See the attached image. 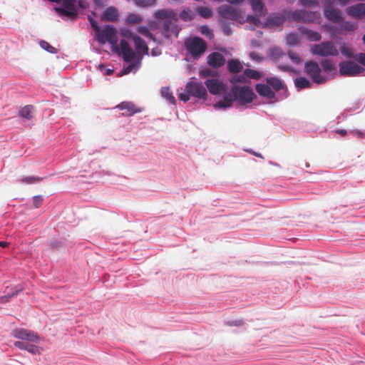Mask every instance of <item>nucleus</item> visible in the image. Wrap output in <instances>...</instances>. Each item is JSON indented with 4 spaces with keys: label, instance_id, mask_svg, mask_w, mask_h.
Instances as JSON below:
<instances>
[{
    "label": "nucleus",
    "instance_id": "nucleus-62",
    "mask_svg": "<svg viewBox=\"0 0 365 365\" xmlns=\"http://www.w3.org/2000/svg\"><path fill=\"white\" fill-rule=\"evenodd\" d=\"M76 6L77 7V10L79 9L82 11L86 10L89 6L88 3L86 0H76Z\"/></svg>",
    "mask_w": 365,
    "mask_h": 365
},
{
    "label": "nucleus",
    "instance_id": "nucleus-54",
    "mask_svg": "<svg viewBox=\"0 0 365 365\" xmlns=\"http://www.w3.org/2000/svg\"><path fill=\"white\" fill-rule=\"evenodd\" d=\"M43 178L38 176H26L22 179V182L26 184H36L41 182Z\"/></svg>",
    "mask_w": 365,
    "mask_h": 365
},
{
    "label": "nucleus",
    "instance_id": "nucleus-55",
    "mask_svg": "<svg viewBox=\"0 0 365 365\" xmlns=\"http://www.w3.org/2000/svg\"><path fill=\"white\" fill-rule=\"evenodd\" d=\"M178 97L180 101L187 103L190 101L191 96L190 93L187 91V88L185 87L182 92H179V91H178Z\"/></svg>",
    "mask_w": 365,
    "mask_h": 365
},
{
    "label": "nucleus",
    "instance_id": "nucleus-24",
    "mask_svg": "<svg viewBox=\"0 0 365 365\" xmlns=\"http://www.w3.org/2000/svg\"><path fill=\"white\" fill-rule=\"evenodd\" d=\"M116 108L123 110H126L128 116H132L135 113H140L143 108L140 107H135V104L130 101H122L116 106Z\"/></svg>",
    "mask_w": 365,
    "mask_h": 365
},
{
    "label": "nucleus",
    "instance_id": "nucleus-38",
    "mask_svg": "<svg viewBox=\"0 0 365 365\" xmlns=\"http://www.w3.org/2000/svg\"><path fill=\"white\" fill-rule=\"evenodd\" d=\"M156 0H133L135 6L142 9H149L156 5Z\"/></svg>",
    "mask_w": 365,
    "mask_h": 365
},
{
    "label": "nucleus",
    "instance_id": "nucleus-46",
    "mask_svg": "<svg viewBox=\"0 0 365 365\" xmlns=\"http://www.w3.org/2000/svg\"><path fill=\"white\" fill-rule=\"evenodd\" d=\"M38 44L43 50L47 51L48 53L53 54L58 53V49L53 47L52 45H51L48 42H47L45 40H40L38 41Z\"/></svg>",
    "mask_w": 365,
    "mask_h": 365
},
{
    "label": "nucleus",
    "instance_id": "nucleus-36",
    "mask_svg": "<svg viewBox=\"0 0 365 365\" xmlns=\"http://www.w3.org/2000/svg\"><path fill=\"white\" fill-rule=\"evenodd\" d=\"M361 105H362L361 101L359 100V101H355L351 108H346L340 115H339L337 117L338 123H339L340 120H344V119H346L347 118V116H348V115L346 114L347 112H354V111L359 109L360 107L361 106Z\"/></svg>",
    "mask_w": 365,
    "mask_h": 365
},
{
    "label": "nucleus",
    "instance_id": "nucleus-57",
    "mask_svg": "<svg viewBox=\"0 0 365 365\" xmlns=\"http://www.w3.org/2000/svg\"><path fill=\"white\" fill-rule=\"evenodd\" d=\"M249 57L251 60L257 63H260L264 60V58L261 54L255 51H250L249 53Z\"/></svg>",
    "mask_w": 365,
    "mask_h": 365
},
{
    "label": "nucleus",
    "instance_id": "nucleus-15",
    "mask_svg": "<svg viewBox=\"0 0 365 365\" xmlns=\"http://www.w3.org/2000/svg\"><path fill=\"white\" fill-rule=\"evenodd\" d=\"M283 24V20L280 13H269L264 19L262 28H275Z\"/></svg>",
    "mask_w": 365,
    "mask_h": 365
},
{
    "label": "nucleus",
    "instance_id": "nucleus-22",
    "mask_svg": "<svg viewBox=\"0 0 365 365\" xmlns=\"http://www.w3.org/2000/svg\"><path fill=\"white\" fill-rule=\"evenodd\" d=\"M297 29L301 36L305 37L309 41H318L321 39V34L317 31L312 30L304 26H299Z\"/></svg>",
    "mask_w": 365,
    "mask_h": 365
},
{
    "label": "nucleus",
    "instance_id": "nucleus-39",
    "mask_svg": "<svg viewBox=\"0 0 365 365\" xmlns=\"http://www.w3.org/2000/svg\"><path fill=\"white\" fill-rule=\"evenodd\" d=\"M357 28V24L354 21H344L337 28L339 31H353L356 30Z\"/></svg>",
    "mask_w": 365,
    "mask_h": 365
},
{
    "label": "nucleus",
    "instance_id": "nucleus-13",
    "mask_svg": "<svg viewBox=\"0 0 365 365\" xmlns=\"http://www.w3.org/2000/svg\"><path fill=\"white\" fill-rule=\"evenodd\" d=\"M217 13L221 19H227L230 20H238L242 14L241 11L236 7L229 5H222L217 9Z\"/></svg>",
    "mask_w": 365,
    "mask_h": 365
},
{
    "label": "nucleus",
    "instance_id": "nucleus-1",
    "mask_svg": "<svg viewBox=\"0 0 365 365\" xmlns=\"http://www.w3.org/2000/svg\"><path fill=\"white\" fill-rule=\"evenodd\" d=\"M96 16L95 11H91V15L88 16V21L91 26L95 29L94 39L100 44L104 45L106 42L114 44L118 41L117 29L112 24L99 25L94 18Z\"/></svg>",
    "mask_w": 365,
    "mask_h": 365
},
{
    "label": "nucleus",
    "instance_id": "nucleus-47",
    "mask_svg": "<svg viewBox=\"0 0 365 365\" xmlns=\"http://www.w3.org/2000/svg\"><path fill=\"white\" fill-rule=\"evenodd\" d=\"M200 32L209 40L214 38L213 30L207 24H203L200 26Z\"/></svg>",
    "mask_w": 365,
    "mask_h": 365
},
{
    "label": "nucleus",
    "instance_id": "nucleus-33",
    "mask_svg": "<svg viewBox=\"0 0 365 365\" xmlns=\"http://www.w3.org/2000/svg\"><path fill=\"white\" fill-rule=\"evenodd\" d=\"M161 96L165 98L169 104L176 105V99L173 96V92L170 91L169 86H164L160 88Z\"/></svg>",
    "mask_w": 365,
    "mask_h": 365
},
{
    "label": "nucleus",
    "instance_id": "nucleus-14",
    "mask_svg": "<svg viewBox=\"0 0 365 365\" xmlns=\"http://www.w3.org/2000/svg\"><path fill=\"white\" fill-rule=\"evenodd\" d=\"M323 6V16L327 20L338 22L342 19V13L339 9L333 7L332 4Z\"/></svg>",
    "mask_w": 365,
    "mask_h": 365
},
{
    "label": "nucleus",
    "instance_id": "nucleus-17",
    "mask_svg": "<svg viewBox=\"0 0 365 365\" xmlns=\"http://www.w3.org/2000/svg\"><path fill=\"white\" fill-rule=\"evenodd\" d=\"M6 289H10L9 292L3 296H0V302L6 304L10 302V299L13 297H16L21 292L24 291V287L22 284H17L14 286H7Z\"/></svg>",
    "mask_w": 365,
    "mask_h": 365
},
{
    "label": "nucleus",
    "instance_id": "nucleus-12",
    "mask_svg": "<svg viewBox=\"0 0 365 365\" xmlns=\"http://www.w3.org/2000/svg\"><path fill=\"white\" fill-rule=\"evenodd\" d=\"M185 87L191 97L202 101L206 100L207 96V90L201 82L190 81L186 83Z\"/></svg>",
    "mask_w": 365,
    "mask_h": 365
},
{
    "label": "nucleus",
    "instance_id": "nucleus-56",
    "mask_svg": "<svg viewBox=\"0 0 365 365\" xmlns=\"http://www.w3.org/2000/svg\"><path fill=\"white\" fill-rule=\"evenodd\" d=\"M288 58L290 59L292 62H293L295 64H299L302 62V59L299 54L292 51H289L287 52Z\"/></svg>",
    "mask_w": 365,
    "mask_h": 365
},
{
    "label": "nucleus",
    "instance_id": "nucleus-51",
    "mask_svg": "<svg viewBox=\"0 0 365 365\" xmlns=\"http://www.w3.org/2000/svg\"><path fill=\"white\" fill-rule=\"evenodd\" d=\"M98 69L104 75V76H110L114 72L113 66H111V68L107 67L104 63H100L98 66Z\"/></svg>",
    "mask_w": 365,
    "mask_h": 365
},
{
    "label": "nucleus",
    "instance_id": "nucleus-32",
    "mask_svg": "<svg viewBox=\"0 0 365 365\" xmlns=\"http://www.w3.org/2000/svg\"><path fill=\"white\" fill-rule=\"evenodd\" d=\"M294 86L297 91L311 87L310 81L305 76H297L294 80Z\"/></svg>",
    "mask_w": 365,
    "mask_h": 365
},
{
    "label": "nucleus",
    "instance_id": "nucleus-40",
    "mask_svg": "<svg viewBox=\"0 0 365 365\" xmlns=\"http://www.w3.org/2000/svg\"><path fill=\"white\" fill-rule=\"evenodd\" d=\"M195 13L205 19H209L212 16V10L210 8L203 6H198L195 9Z\"/></svg>",
    "mask_w": 365,
    "mask_h": 365
},
{
    "label": "nucleus",
    "instance_id": "nucleus-45",
    "mask_svg": "<svg viewBox=\"0 0 365 365\" xmlns=\"http://www.w3.org/2000/svg\"><path fill=\"white\" fill-rule=\"evenodd\" d=\"M260 17L262 16L254 13L252 14H247L246 16L245 21L254 26H262L263 22L261 21Z\"/></svg>",
    "mask_w": 365,
    "mask_h": 365
},
{
    "label": "nucleus",
    "instance_id": "nucleus-11",
    "mask_svg": "<svg viewBox=\"0 0 365 365\" xmlns=\"http://www.w3.org/2000/svg\"><path fill=\"white\" fill-rule=\"evenodd\" d=\"M58 5L53 8L58 16L63 14L76 16L78 14L76 0H58Z\"/></svg>",
    "mask_w": 365,
    "mask_h": 365
},
{
    "label": "nucleus",
    "instance_id": "nucleus-37",
    "mask_svg": "<svg viewBox=\"0 0 365 365\" xmlns=\"http://www.w3.org/2000/svg\"><path fill=\"white\" fill-rule=\"evenodd\" d=\"M281 14V16L283 20V23L285 21H287L289 22L292 21H297V10L295 11H291V10H283Z\"/></svg>",
    "mask_w": 365,
    "mask_h": 365
},
{
    "label": "nucleus",
    "instance_id": "nucleus-41",
    "mask_svg": "<svg viewBox=\"0 0 365 365\" xmlns=\"http://www.w3.org/2000/svg\"><path fill=\"white\" fill-rule=\"evenodd\" d=\"M268 55L272 60H277L282 57L284 53L282 49L278 46H273L268 50Z\"/></svg>",
    "mask_w": 365,
    "mask_h": 365
},
{
    "label": "nucleus",
    "instance_id": "nucleus-25",
    "mask_svg": "<svg viewBox=\"0 0 365 365\" xmlns=\"http://www.w3.org/2000/svg\"><path fill=\"white\" fill-rule=\"evenodd\" d=\"M135 38L133 41L135 46L136 53L139 56L141 54H148V47L145 41L138 34H135Z\"/></svg>",
    "mask_w": 365,
    "mask_h": 365
},
{
    "label": "nucleus",
    "instance_id": "nucleus-31",
    "mask_svg": "<svg viewBox=\"0 0 365 365\" xmlns=\"http://www.w3.org/2000/svg\"><path fill=\"white\" fill-rule=\"evenodd\" d=\"M226 67L229 72L239 73L243 70V64L238 58L228 61Z\"/></svg>",
    "mask_w": 365,
    "mask_h": 365
},
{
    "label": "nucleus",
    "instance_id": "nucleus-20",
    "mask_svg": "<svg viewBox=\"0 0 365 365\" xmlns=\"http://www.w3.org/2000/svg\"><path fill=\"white\" fill-rule=\"evenodd\" d=\"M322 71H324L327 74L325 75L328 80L332 79L336 74L337 68L334 62L331 60L324 59L320 62Z\"/></svg>",
    "mask_w": 365,
    "mask_h": 365
},
{
    "label": "nucleus",
    "instance_id": "nucleus-28",
    "mask_svg": "<svg viewBox=\"0 0 365 365\" xmlns=\"http://www.w3.org/2000/svg\"><path fill=\"white\" fill-rule=\"evenodd\" d=\"M119 16L118 10L115 6L106 8L101 14V19L108 21H115Z\"/></svg>",
    "mask_w": 365,
    "mask_h": 365
},
{
    "label": "nucleus",
    "instance_id": "nucleus-60",
    "mask_svg": "<svg viewBox=\"0 0 365 365\" xmlns=\"http://www.w3.org/2000/svg\"><path fill=\"white\" fill-rule=\"evenodd\" d=\"M354 60L364 68L365 67V53H356L354 56Z\"/></svg>",
    "mask_w": 365,
    "mask_h": 365
},
{
    "label": "nucleus",
    "instance_id": "nucleus-21",
    "mask_svg": "<svg viewBox=\"0 0 365 365\" xmlns=\"http://www.w3.org/2000/svg\"><path fill=\"white\" fill-rule=\"evenodd\" d=\"M14 346L21 350H25L32 355L41 354L40 347L37 345L31 344V342L16 341L14 342Z\"/></svg>",
    "mask_w": 365,
    "mask_h": 365
},
{
    "label": "nucleus",
    "instance_id": "nucleus-34",
    "mask_svg": "<svg viewBox=\"0 0 365 365\" xmlns=\"http://www.w3.org/2000/svg\"><path fill=\"white\" fill-rule=\"evenodd\" d=\"M34 107L32 105H26L21 108L19 110V116L21 118L30 120L33 118L32 111Z\"/></svg>",
    "mask_w": 365,
    "mask_h": 365
},
{
    "label": "nucleus",
    "instance_id": "nucleus-3",
    "mask_svg": "<svg viewBox=\"0 0 365 365\" xmlns=\"http://www.w3.org/2000/svg\"><path fill=\"white\" fill-rule=\"evenodd\" d=\"M187 61H197L200 59L206 51L207 44L206 41L198 36L187 38L185 41Z\"/></svg>",
    "mask_w": 365,
    "mask_h": 365
},
{
    "label": "nucleus",
    "instance_id": "nucleus-61",
    "mask_svg": "<svg viewBox=\"0 0 365 365\" xmlns=\"http://www.w3.org/2000/svg\"><path fill=\"white\" fill-rule=\"evenodd\" d=\"M136 30L140 34L147 37L148 34H150V31L149 28L145 25H139L137 26Z\"/></svg>",
    "mask_w": 365,
    "mask_h": 365
},
{
    "label": "nucleus",
    "instance_id": "nucleus-4",
    "mask_svg": "<svg viewBox=\"0 0 365 365\" xmlns=\"http://www.w3.org/2000/svg\"><path fill=\"white\" fill-rule=\"evenodd\" d=\"M255 91L259 96L267 99L269 103H274L282 101L287 98L289 95L288 89H286L284 92L278 93L271 91L267 82L256 83Z\"/></svg>",
    "mask_w": 365,
    "mask_h": 365
},
{
    "label": "nucleus",
    "instance_id": "nucleus-64",
    "mask_svg": "<svg viewBox=\"0 0 365 365\" xmlns=\"http://www.w3.org/2000/svg\"><path fill=\"white\" fill-rule=\"evenodd\" d=\"M133 61L132 62V65L135 70H138L141 66L142 56L138 55V56H133Z\"/></svg>",
    "mask_w": 365,
    "mask_h": 365
},
{
    "label": "nucleus",
    "instance_id": "nucleus-9",
    "mask_svg": "<svg viewBox=\"0 0 365 365\" xmlns=\"http://www.w3.org/2000/svg\"><path fill=\"white\" fill-rule=\"evenodd\" d=\"M312 53L321 57H336L339 55V50L332 43L326 41L314 46L312 48Z\"/></svg>",
    "mask_w": 365,
    "mask_h": 365
},
{
    "label": "nucleus",
    "instance_id": "nucleus-52",
    "mask_svg": "<svg viewBox=\"0 0 365 365\" xmlns=\"http://www.w3.org/2000/svg\"><path fill=\"white\" fill-rule=\"evenodd\" d=\"M167 9H158L154 13V17L155 19L158 21H160L161 20L165 21L167 19Z\"/></svg>",
    "mask_w": 365,
    "mask_h": 365
},
{
    "label": "nucleus",
    "instance_id": "nucleus-49",
    "mask_svg": "<svg viewBox=\"0 0 365 365\" xmlns=\"http://www.w3.org/2000/svg\"><path fill=\"white\" fill-rule=\"evenodd\" d=\"M244 73L245 74L246 78H247L248 82L251 79H257V78H258V77L259 76V71H257L256 70H254V69H251V68H246L244 71Z\"/></svg>",
    "mask_w": 365,
    "mask_h": 365
},
{
    "label": "nucleus",
    "instance_id": "nucleus-63",
    "mask_svg": "<svg viewBox=\"0 0 365 365\" xmlns=\"http://www.w3.org/2000/svg\"><path fill=\"white\" fill-rule=\"evenodd\" d=\"M167 19L165 20H170L176 21L179 18L177 14L171 9H167Z\"/></svg>",
    "mask_w": 365,
    "mask_h": 365
},
{
    "label": "nucleus",
    "instance_id": "nucleus-53",
    "mask_svg": "<svg viewBox=\"0 0 365 365\" xmlns=\"http://www.w3.org/2000/svg\"><path fill=\"white\" fill-rule=\"evenodd\" d=\"M227 99H224V101H220L214 104V107L216 110H225L227 108L231 107V103L230 102H227Z\"/></svg>",
    "mask_w": 365,
    "mask_h": 365
},
{
    "label": "nucleus",
    "instance_id": "nucleus-2",
    "mask_svg": "<svg viewBox=\"0 0 365 365\" xmlns=\"http://www.w3.org/2000/svg\"><path fill=\"white\" fill-rule=\"evenodd\" d=\"M255 97L252 88L248 85L230 86L228 93L225 94V99L240 105L250 103Z\"/></svg>",
    "mask_w": 365,
    "mask_h": 365
},
{
    "label": "nucleus",
    "instance_id": "nucleus-8",
    "mask_svg": "<svg viewBox=\"0 0 365 365\" xmlns=\"http://www.w3.org/2000/svg\"><path fill=\"white\" fill-rule=\"evenodd\" d=\"M131 42L132 41L121 38L119 46H115L116 43L113 45L110 44L111 50L119 56H121L124 61L128 63L130 62L131 59L135 56V51L130 46Z\"/></svg>",
    "mask_w": 365,
    "mask_h": 365
},
{
    "label": "nucleus",
    "instance_id": "nucleus-10",
    "mask_svg": "<svg viewBox=\"0 0 365 365\" xmlns=\"http://www.w3.org/2000/svg\"><path fill=\"white\" fill-rule=\"evenodd\" d=\"M11 335L21 341L38 343L40 341L39 335L30 329L16 328L12 330Z\"/></svg>",
    "mask_w": 365,
    "mask_h": 365
},
{
    "label": "nucleus",
    "instance_id": "nucleus-6",
    "mask_svg": "<svg viewBox=\"0 0 365 365\" xmlns=\"http://www.w3.org/2000/svg\"><path fill=\"white\" fill-rule=\"evenodd\" d=\"M304 71L314 83L322 84L328 81V78L321 73L322 68L320 64L314 61L305 62Z\"/></svg>",
    "mask_w": 365,
    "mask_h": 365
},
{
    "label": "nucleus",
    "instance_id": "nucleus-19",
    "mask_svg": "<svg viewBox=\"0 0 365 365\" xmlns=\"http://www.w3.org/2000/svg\"><path fill=\"white\" fill-rule=\"evenodd\" d=\"M180 30L181 27L170 20H165L163 22V34L165 37H168L171 34L178 37Z\"/></svg>",
    "mask_w": 365,
    "mask_h": 365
},
{
    "label": "nucleus",
    "instance_id": "nucleus-29",
    "mask_svg": "<svg viewBox=\"0 0 365 365\" xmlns=\"http://www.w3.org/2000/svg\"><path fill=\"white\" fill-rule=\"evenodd\" d=\"M50 248L53 252H64L67 249L66 240L64 238H53L50 241Z\"/></svg>",
    "mask_w": 365,
    "mask_h": 365
},
{
    "label": "nucleus",
    "instance_id": "nucleus-44",
    "mask_svg": "<svg viewBox=\"0 0 365 365\" xmlns=\"http://www.w3.org/2000/svg\"><path fill=\"white\" fill-rule=\"evenodd\" d=\"M231 86L232 85H245L244 83L248 82L245 73L241 74H236L232 76L230 80Z\"/></svg>",
    "mask_w": 365,
    "mask_h": 365
},
{
    "label": "nucleus",
    "instance_id": "nucleus-26",
    "mask_svg": "<svg viewBox=\"0 0 365 365\" xmlns=\"http://www.w3.org/2000/svg\"><path fill=\"white\" fill-rule=\"evenodd\" d=\"M317 16V13L306 9L297 10V21L300 22H313Z\"/></svg>",
    "mask_w": 365,
    "mask_h": 365
},
{
    "label": "nucleus",
    "instance_id": "nucleus-48",
    "mask_svg": "<svg viewBox=\"0 0 365 365\" xmlns=\"http://www.w3.org/2000/svg\"><path fill=\"white\" fill-rule=\"evenodd\" d=\"M286 43L289 46H294L299 43L298 36L296 33L290 32L286 37Z\"/></svg>",
    "mask_w": 365,
    "mask_h": 365
},
{
    "label": "nucleus",
    "instance_id": "nucleus-59",
    "mask_svg": "<svg viewBox=\"0 0 365 365\" xmlns=\"http://www.w3.org/2000/svg\"><path fill=\"white\" fill-rule=\"evenodd\" d=\"M225 324L228 327H241L244 324V322L242 319H232L227 320L225 322Z\"/></svg>",
    "mask_w": 365,
    "mask_h": 365
},
{
    "label": "nucleus",
    "instance_id": "nucleus-58",
    "mask_svg": "<svg viewBox=\"0 0 365 365\" xmlns=\"http://www.w3.org/2000/svg\"><path fill=\"white\" fill-rule=\"evenodd\" d=\"M43 196L41 195H37L32 197V202L35 208H38L42 202L43 201Z\"/></svg>",
    "mask_w": 365,
    "mask_h": 365
},
{
    "label": "nucleus",
    "instance_id": "nucleus-27",
    "mask_svg": "<svg viewBox=\"0 0 365 365\" xmlns=\"http://www.w3.org/2000/svg\"><path fill=\"white\" fill-rule=\"evenodd\" d=\"M348 14L352 15L356 18H360L365 16V3H358L349 6L346 9Z\"/></svg>",
    "mask_w": 365,
    "mask_h": 365
},
{
    "label": "nucleus",
    "instance_id": "nucleus-23",
    "mask_svg": "<svg viewBox=\"0 0 365 365\" xmlns=\"http://www.w3.org/2000/svg\"><path fill=\"white\" fill-rule=\"evenodd\" d=\"M247 2L254 14L261 16H265L267 14V7L262 0H247Z\"/></svg>",
    "mask_w": 365,
    "mask_h": 365
},
{
    "label": "nucleus",
    "instance_id": "nucleus-5",
    "mask_svg": "<svg viewBox=\"0 0 365 365\" xmlns=\"http://www.w3.org/2000/svg\"><path fill=\"white\" fill-rule=\"evenodd\" d=\"M365 71V68L354 61H343L339 63V73L343 76H358Z\"/></svg>",
    "mask_w": 365,
    "mask_h": 365
},
{
    "label": "nucleus",
    "instance_id": "nucleus-16",
    "mask_svg": "<svg viewBox=\"0 0 365 365\" xmlns=\"http://www.w3.org/2000/svg\"><path fill=\"white\" fill-rule=\"evenodd\" d=\"M207 59L208 66L214 68H219L226 63L225 56L218 52L210 53Z\"/></svg>",
    "mask_w": 365,
    "mask_h": 365
},
{
    "label": "nucleus",
    "instance_id": "nucleus-42",
    "mask_svg": "<svg viewBox=\"0 0 365 365\" xmlns=\"http://www.w3.org/2000/svg\"><path fill=\"white\" fill-rule=\"evenodd\" d=\"M135 34H138L132 31L130 29L123 28L120 29L121 38H124L127 41H133L134 38H135Z\"/></svg>",
    "mask_w": 365,
    "mask_h": 365
},
{
    "label": "nucleus",
    "instance_id": "nucleus-18",
    "mask_svg": "<svg viewBox=\"0 0 365 365\" xmlns=\"http://www.w3.org/2000/svg\"><path fill=\"white\" fill-rule=\"evenodd\" d=\"M266 81L268 83L270 90L275 93L284 92L287 87L282 79L277 76L267 77Z\"/></svg>",
    "mask_w": 365,
    "mask_h": 365
},
{
    "label": "nucleus",
    "instance_id": "nucleus-35",
    "mask_svg": "<svg viewBox=\"0 0 365 365\" xmlns=\"http://www.w3.org/2000/svg\"><path fill=\"white\" fill-rule=\"evenodd\" d=\"M178 17L183 21H190L195 17V13L189 8H183L179 13Z\"/></svg>",
    "mask_w": 365,
    "mask_h": 365
},
{
    "label": "nucleus",
    "instance_id": "nucleus-43",
    "mask_svg": "<svg viewBox=\"0 0 365 365\" xmlns=\"http://www.w3.org/2000/svg\"><path fill=\"white\" fill-rule=\"evenodd\" d=\"M219 24L221 26L223 34L226 36H230L232 34V29L231 23L226 21L225 19L219 18Z\"/></svg>",
    "mask_w": 365,
    "mask_h": 365
},
{
    "label": "nucleus",
    "instance_id": "nucleus-50",
    "mask_svg": "<svg viewBox=\"0 0 365 365\" xmlns=\"http://www.w3.org/2000/svg\"><path fill=\"white\" fill-rule=\"evenodd\" d=\"M143 20V17L135 13H128L126 17V21L129 24L139 23Z\"/></svg>",
    "mask_w": 365,
    "mask_h": 365
},
{
    "label": "nucleus",
    "instance_id": "nucleus-30",
    "mask_svg": "<svg viewBox=\"0 0 365 365\" xmlns=\"http://www.w3.org/2000/svg\"><path fill=\"white\" fill-rule=\"evenodd\" d=\"M335 41V43L339 46V51L342 56L346 58H349L351 56V51L349 47V43H346L343 38L339 36L333 37Z\"/></svg>",
    "mask_w": 365,
    "mask_h": 365
},
{
    "label": "nucleus",
    "instance_id": "nucleus-7",
    "mask_svg": "<svg viewBox=\"0 0 365 365\" xmlns=\"http://www.w3.org/2000/svg\"><path fill=\"white\" fill-rule=\"evenodd\" d=\"M205 84L210 94L215 96H223L228 93L229 88L227 83L220 77L208 78L205 81Z\"/></svg>",
    "mask_w": 365,
    "mask_h": 365
}]
</instances>
